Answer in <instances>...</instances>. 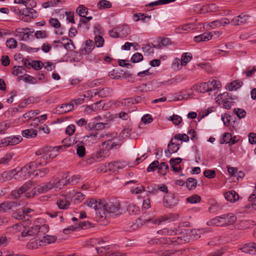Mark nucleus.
I'll use <instances>...</instances> for the list:
<instances>
[{
	"label": "nucleus",
	"mask_w": 256,
	"mask_h": 256,
	"mask_svg": "<svg viewBox=\"0 0 256 256\" xmlns=\"http://www.w3.org/2000/svg\"><path fill=\"white\" fill-rule=\"evenodd\" d=\"M144 216H142L138 219L139 221H142L144 223L152 222V224L160 225L164 222H170L174 221L177 218V215L174 214H170L160 216L157 218H146Z\"/></svg>",
	"instance_id": "nucleus-1"
},
{
	"label": "nucleus",
	"mask_w": 256,
	"mask_h": 256,
	"mask_svg": "<svg viewBox=\"0 0 256 256\" xmlns=\"http://www.w3.org/2000/svg\"><path fill=\"white\" fill-rule=\"evenodd\" d=\"M103 204L104 206L102 207L105 208L109 214L118 212L120 209V202L116 198L110 199L108 201L103 200Z\"/></svg>",
	"instance_id": "nucleus-2"
},
{
	"label": "nucleus",
	"mask_w": 256,
	"mask_h": 256,
	"mask_svg": "<svg viewBox=\"0 0 256 256\" xmlns=\"http://www.w3.org/2000/svg\"><path fill=\"white\" fill-rule=\"evenodd\" d=\"M28 171L26 167L22 168L20 170L16 172V170H13L10 172H4L1 174L2 180L6 182L11 180L12 178H14L16 180L19 179L20 177L22 178V174L23 173H26Z\"/></svg>",
	"instance_id": "nucleus-3"
},
{
	"label": "nucleus",
	"mask_w": 256,
	"mask_h": 256,
	"mask_svg": "<svg viewBox=\"0 0 256 256\" xmlns=\"http://www.w3.org/2000/svg\"><path fill=\"white\" fill-rule=\"evenodd\" d=\"M22 138L20 136H12L6 137L2 138L0 141V148L18 144L22 142Z\"/></svg>",
	"instance_id": "nucleus-4"
},
{
	"label": "nucleus",
	"mask_w": 256,
	"mask_h": 256,
	"mask_svg": "<svg viewBox=\"0 0 256 256\" xmlns=\"http://www.w3.org/2000/svg\"><path fill=\"white\" fill-rule=\"evenodd\" d=\"M20 14L22 16L21 19L26 22L30 21L32 18H36L38 16L36 11L32 8H23L20 11Z\"/></svg>",
	"instance_id": "nucleus-5"
},
{
	"label": "nucleus",
	"mask_w": 256,
	"mask_h": 256,
	"mask_svg": "<svg viewBox=\"0 0 256 256\" xmlns=\"http://www.w3.org/2000/svg\"><path fill=\"white\" fill-rule=\"evenodd\" d=\"M70 198L71 196L68 195V193L60 196L56 202V204L58 208L61 210L68 209L70 205Z\"/></svg>",
	"instance_id": "nucleus-6"
},
{
	"label": "nucleus",
	"mask_w": 256,
	"mask_h": 256,
	"mask_svg": "<svg viewBox=\"0 0 256 256\" xmlns=\"http://www.w3.org/2000/svg\"><path fill=\"white\" fill-rule=\"evenodd\" d=\"M32 212H34L33 210L28 208H24L22 212L14 213L12 217L19 220H28L30 217L29 214Z\"/></svg>",
	"instance_id": "nucleus-7"
},
{
	"label": "nucleus",
	"mask_w": 256,
	"mask_h": 256,
	"mask_svg": "<svg viewBox=\"0 0 256 256\" xmlns=\"http://www.w3.org/2000/svg\"><path fill=\"white\" fill-rule=\"evenodd\" d=\"M74 108V103L64 104L58 106L55 108L54 112L58 114H62L72 111Z\"/></svg>",
	"instance_id": "nucleus-8"
},
{
	"label": "nucleus",
	"mask_w": 256,
	"mask_h": 256,
	"mask_svg": "<svg viewBox=\"0 0 256 256\" xmlns=\"http://www.w3.org/2000/svg\"><path fill=\"white\" fill-rule=\"evenodd\" d=\"M156 243L160 244H170L171 243H176L180 244L182 242V237L178 236L177 238H173L170 240V238L162 237L155 240Z\"/></svg>",
	"instance_id": "nucleus-9"
},
{
	"label": "nucleus",
	"mask_w": 256,
	"mask_h": 256,
	"mask_svg": "<svg viewBox=\"0 0 256 256\" xmlns=\"http://www.w3.org/2000/svg\"><path fill=\"white\" fill-rule=\"evenodd\" d=\"M38 159H36V161L30 162L28 164L26 165L24 168L26 167L28 171L26 173H23L22 174V180H26L32 174V171L34 170L35 168H36L38 166Z\"/></svg>",
	"instance_id": "nucleus-10"
},
{
	"label": "nucleus",
	"mask_w": 256,
	"mask_h": 256,
	"mask_svg": "<svg viewBox=\"0 0 256 256\" xmlns=\"http://www.w3.org/2000/svg\"><path fill=\"white\" fill-rule=\"evenodd\" d=\"M117 136L118 133L114 132L100 134V137L104 138L105 140L102 142V145L104 146H108V144L116 138Z\"/></svg>",
	"instance_id": "nucleus-11"
},
{
	"label": "nucleus",
	"mask_w": 256,
	"mask_h": 256,
	"mask_svg": "<svg viewBox=\"0 0 256 256\" xmlns=\"http://www.w3.org/2000/svg\"><path fill=\"white\" fill-rule=\"evenodd\" d=\"M85 204L91 208H94L96 212L98 210L100 209L101 207H102L104 205L103 201L101 200H96L94 198H90L88 200Z\"/></svg>",
	"instance_id": "nucleus-12"
},
{
	"label": "nucleus",
	"mask_w": 256,
	"mask_h": 256,
	"mask_svg": "<svg viewBox=\"0 0 256 256\" xmlns=\"http://www.w3.org/2000/svg\"><path fill=\"white\" fill-rule=\"evenodd\" d=\"M54 186V183L50 182L45 184H42L36 186L38 194H44L52 189Z\"/></svg>",
	"instance_id": "nucleus-13"
},
{
	"label": "nucleus",
	"mask_w": 256,
	"mask_h": 256,
	"mask_svg": "<svg viewBox=\"0 0 256 256\" xmlns=\"http://www.w3.org/2000/svg\"><path fill=\"white\" fill-rule=\"evenodd\" d=\"M177 200L173 196H168L164 198V206L166 208H172L177 204Z\"/></svg>",
	"instance_id": "nucleus-14"
},
{
	"label": "nucleus",
	"mask_w": 256,
	"mask_h": 256,
	"mask_svg": "<svg viewBox=\"0 0 256 256\" xmlns=\"http://www.w3.org/2000/svg\"><path fill=\"white\" fill-rule=\"evenodd\" d=\"M248 18L246 14H241L234 17L230 22L234 26H240L245 24Z\"/></svg>",
	"instance_id": "nucleus-15"
},
{
	"label": "nucleus",
	"mask_w": 256,
	"mask_h": 256,
	"mask_svg": "<svg viewBox=\"0 0 256 256\" xmlns=\"http://www.w3.org/2000/svg\"><path fill=\"white\" fill-rule=\"evenodd\" d=\"M57 240V237L55 236H50L46 234L42 239L39 240V245L40 246H46L54 243Z\"/></svg>",
	"instance_id": "nucleus-16"
},
{
	"label": "nucleus",
	"mask_w": 256,
	"mask_h": 256,
	"mask_svg": "<svg viewBox=\"0 0 256 256\" xmlns=\"http://www.w3.org/2000/svg\"><path fill=\"white\" fill-rule=\"evenodd\" d=\"M248 203L245 204L242 208L249 210L250 211L256 210V196L255 194H252L248 198Z\"/></svg>",
	"instance_id": "nucleus-17"
},
{
	"label": "nucleus",
	"mask_w": 256,
	"mask_h": 256,
	"mask_svg": "<svg viewBox=\"0 0 256 256\" xmlns=\"http://www.w3.org/2000/svg\"><path fill=\"white\" fill-rule=\"evenodd\" d=\"M224 226L233 224L236 220V217L232 214H222Z\"/></svg>",
	"instance_id": "nucleus-18"
},
{
	"label": "nucleus",
	"mask_w": 256,
	"mask_h": 256,
	"mask_svg": "<svg viewBox=\"0 0 256 256\" xmlns=\"http://www.w3.org/2000/svg\"><path fill=\"white\" fill-rule=\"evenodd\" d=\"M112 92V90L109 88H105L102 89H100L96 92H92V94L91 96H96L98 95L100 98H106Z\"/></svg>",
	"instance_id": "nucleus-19"
},
{
	"label": "nucleus",
	"mask_w": 256,
	"mask_h": 256,
	"mask_svg": "<svg viewBox=\"0 0 256 256\" xmlns=\"http://www.w3.org/2000/svg\"><path fill=\"white\" fill-rule=\"evenodd\" d=\"M96 212L99 221H104L106 220L107 222V218L109 214L105 208L101 207Z\"/></svg>",
	"instance_id": "nucleus-20"
},
{
	"label": "nucleus",
	"mask_w": 256,
	"mask_h": 256,
	"mask_svg": "<svg viewBox=\"0 0 256 256\" xmlns=\"http://www.w3.org/2000/svg\"><path fill=\"white\" fill-rule=\"evenodd\" d=\"M212 37L211 32H204L200 35L194 37V40L196 42H207L210 40Z\"/></svg>",
	"instance_id": "nucleus-21"
},
{
	"label": "nucleus",
	"mask_w": 256,
	"mask_h": 256,
	"mask_svg": "<svg viewBox=\"0 0 256 256\" xmlns=\"http://www.w3.org/2000/svg\"><path fill=\"white\" fill-rule=\"evenodd\" d=\"M224 198L228 201L234 202L238 200L239 196L236 191L230 190L225 193Z\"/></svg>",
	"instance_id": "nucleus-22"
},
{
	"label": "nucleus",
	"mask_w": 256,
	"mask_h": 256,
	"mask_svg": "<svg viewBox=\"0 0 256 256\" xmlns=\"http://www.w3.org/2000/svg\"><path fill=\"white\" fill-rule=\"evenodd\" d=\"M37 236L39 240L42 239V238L45 236L46 234L48 232L49 227L46 224H43L42 226H38Z\"/></svg>",
	"instance_id": "nucleus-23"
},
{
	"label": "nucleus",
	"mask_w": 256,
	"mask_h": 256,
	"mask_svg": "<svg viewBox=\"0 0 256 256\" xmlns=\"http://www.w3.org/2000/svg\"><path fill=\"white\" fill-rule=\"evenodd\" d=\"M94 48L93 42L90 40H86L85 42L84 48L81 49L80 51L82 54H86L90 52Z\"/></svg>",
	"instance_id": "nucleus-24"
},
{
	"label": "nucleus",
	"mask_w": 256,
	"mask_h": 256,
	"mask_svg": "<svg viewBox=\"0 0 256 256\" xmlns=\"http://www.w3.org/2000/svg\"><path fill=\"white\" fill-rule=\"evenodd\" d=\"M208 226H223L222 215L216 216L207 222Z\"/></svg>",
	"instance_id": "nucleus-25"
},
{
	"label": "nucleus",
	"mask_w": 256,
	"mask_h": 256,
	"mask_svg": "<svg viewBox=\"0 0 256 256\" xmlns=\"http://www.w3.org/2000/svg\"><path fill=\"white\" fill-rule=\"evenodd\" d=\"M30 30L28 28H18L16 29V32L18 34L16 36L19 34V36L22 40H26L28 39L30 36V34L28 30Z\"/></svg>",
	"instance_id": "nucleus-26"
},
{
	"label": "nucleus",
	"mask_w": 256,
	"mask_h": 256,
	"mask_svg": "<svg viewBox=\"0 0 256 256\" xmlns=\"http://www.w3.org/2000/svg\"><path fill=\"white\" fill-rule=\"evenodd\" d=\"M38 226H35L30 228L27 231H24L22 232V236L25 237L26 236H37Z\"/></svg>",
	"instance_id": "nucleus-27"
},
{
	"label": "nucleus",
	"mask_w": 256,
	"mask_h": 256,
	"mask_svg": "<svg viewBox=\"0 0 256 256\" xmlns=\"http://www.w3.org/2000/svg\"><path fill=\"white\" fill-rule=\"evenodd\" d=\"M104 106V102L102 100H100L88 106V108L93 111H98L102 110Z\"/></svg>",
	"instance_id": "nucleus-28"
},
{
	"label": "nucleus",
	"mask_w": 256,
	"mask_h": 256,
	"mask_svg": "<svg viewBox=\"0 0 256 256\" xmlns=\"http://www.w3.org/2000/svg\"><path fill=\"white\" fill-rule=\"evenodd\" d=\"M48 147L50 148V149L49 148L48 151L46 152V153L48 154V157L50 160L54 158L57 155V154L55 153L54 150H56V152H58L62 148V146H58L54 148L52 146Z\"/></svg>",
	"instance_id": "nucleus-29"
},
{
	"label": "nucleus",
	"mask_w": 256,
	"mask_h": 256,
	"mask_svg": "<svg viewBox=\"0 0 256 256\" xmlns=\"http://www.w3.org/2000/svg\"><path fill=\"white\" fill-rule=\"evenodd\" d=\"M118 29H120V34L122 37H126L130 33V28L128 24H123L118 28Z\"/></svg>",
	"instance_id": "nucleus-30"
},
{
	"label": "nucleus",
	"mask_w": 256,
	"mask_h": 256,
	"mask_svg": "<svg viewBox=\"0 0 256 256\" xmlns=\"http://www.w3.org/2000/svg\"><path fill=\"white\" fill-rule=\"evenodd\" d=\"M22 135L26 138H34L37 136V131L32 128L25 130L22 132Z\"/></svg>",
	"instance_id": "nucleus-31"
},
{
	"label": "nucleus",
	"mask_w": 256,
	"mask_h": 256,
	"mask_svg": "<svg viewBox=\"0 0 256 256\" xmlns=\"http://www.w3.org/2000/svg\"><path fill=\"white\" fill-rule=\"evenodd\" d=\"M242 82L240 80H234L228 84V89L230 91L236 90L242 86Z\"/></svg>",
	"instance_id": "nucleus-32"
},
{
	"label": "nucleus",
	"mask_w": 256,
	"mask_h": 256,
	"mask_svg": "<svg viewBox=\"0 0 256 256\" xmlns=\"http://www.w3.org/2000/svg\"><path fill=\"white\" fill-rule=\"evenodd\" d=\"M192 58V54L190 52H184L183 53L182 57L180 62H182V65L185 66L191 60Z\"/></svg>",
	"instance_id": "nucleus-33"
},
{
	"label": "nucleus",
	"mask_w": 256,
	"mask_h": 256,
	"mask_svg": "<svg viewBox=\"0 0 256 256\" xmlns=\"http://www.w3.org/2000/svg\"><path fill=\"white\" fill-rule=\"evenodd\" d=\"M76 12L80 16L84 18L88 14V8L84 5H80L76 8Z\"/></svg>",
	"instance_id": "nucleus-34"
},
{
	"label": "nucleus",
	"mask_w": 256,
	"mask_h": 256,
	"mask_svg": "<svg viewBox=\"0 0 256 256\" xmlns=\"http://www.w3.org/2000/svg\"><path fill=\"white\" fill-rule=\"evenodd\" d=\"M186 184L188 190H191L196 188L197 180L194 178H190L186 180Z\"/></svg>",
	"instance_id": "nucleus-35"
},
{
	"label": "nucleus",
	"mask_w": 256,
	"mask_h": 256,
	"mask_svg": "<svg viewBox=\"0 0 256 256\" xmlns=\"http://www.w3.org/2000/svg\"><path fill=\"white\" fill-rule=\"evenodd\" d=\"M180 59L176 58H175L172 64V68L173 70L175 71H178L180 70H181L182 66H183L182 65V62H180Z\"/></svg>",
	"instance_id": "nucleus-36"
},
{
	"label": "nucleus",
	"mask_w": 256,
	"mask_h": 256,
	"mask_svg": "<svg viewBox=\"0 0 256 256\" xmlns=\"http://www.w3.org/2000/svg\"><path fill=\"white\" fill-rule=\"evenodd\" d=\"M33 186V182L31 180L28 181L19 188V191L22 194L26 192Z\"/></svg>",
	"instance_id": "nucleus-37"
},
{
	"label": "nucleus",
	"mask_w": 256,
	"mask_h": 256,
	"mask_svg": "<svg viewBox=\"0 0 256 256\" xmlns=\"http://www.w3.org/2000/svg\"><path fill=\"white\" fill-rule=\"evenodd\" d=\"M127 210L129 214L131 215H136L138 214L139 209L135 204H130L127 206Z\"/></svg>",
	"instance_id": "nucleus-38"
},
{
	"label": "nucleus",
	"mask_w": 256,
	"mask_h": 256,
	"mask_svg": "<svg viewBox=\"0 0 256 256\" xmlns=\"http://www.w3.org/2000/svg\"><path fill=\"white\" fill-rule=\"evenodd\" d=\"M98 7L99 9L109 8L112 7V4L106 0H100L98 3Z\"/></svg>",
	"instance_id": "nucleus-39"
},
{
	"label": "nucleus",
	"mask_w": 256,
	"mask_h": 256,
	"mask_svg": "<svg viewBox=\"0 0 256 256\" xmlns=\"http://www.w3.org/2000/svg\"><path fill=\"white\" fill-rule=\"evenodd\" d=\"M223 140L226 144H234L236 142L232 138V134L228 132L224 133L223 135Z\"/></svg>",
	"instance_id": "nucleus-40"
},
{
	"label": "nucleus",
	"mask_w": 256,
	"mask_h": 256,
	"mask_svg": "<svg viewBox=\"0 0 256 256\" xmlns=\"http://www.w3.org/2000/svg\"><path fill=\"white\" fill-rule=\"evenodd\" d=\"M203 229H194L191 230L190 235L193 239H198L200 237V234L204 232Z\"/></svg>",
	"instance_id": "nucleus-41"
},
{
	"label": "nucleus",
	"mask_w": 256,
	"mask_h": 256,
	"mask_svg": "<svg viewBox=\"0 0 256 256\" xmlns=\"http://www.w3.org/2000/svg\"><path fill=\"white\" fill-rule=\"evenodd\" d=\"M254 242L246 244L242 248V250L244 252L253 254L254 248Z\"/></svg>",
	"instance_id": "nucleus-42"
},
{
	"label": "nucleus",
	"mask_w": 256,
	"mask_h": 256,
	"mask_svg": "<svg viewBox=\"0 0 256 256\" xmlns=\"http://www.w3.org/2000/svg\"><path fill=\"white\" fill-rule=\"evenodd\" d=\"M158 169L159 174L164 175L168 169V166L166 162H162L160 164H158Z\"/></svg>",
	"instance_id": "nucleus-43"
},
{
	"label": "nucleus",
	"mask_w": 256,
	"mask_h": 256,
	"mask_svg": "<svg viewBox=\"0 0 256 256\" xmlns=\"http://www.w3.org/2000/svg\"><path fill=\"white\" fill-rule=\"evenodd\" d=\"M68 195L71 196V198L73 196H76V199L80 202L84 199V196L80 192H76L74 190L68 193Z\"/></svg>",
	"instance_id": "nucleus-44"
},
{
	"label": "nucleus",
	"mask_w": 256,
	"mask_h": 256,
	"mask_svg": "<svg viewBox=\"0 0 256 256\" xmlns=\"http://www.w3.org/2000/svg\"><path fill=\"white\" fill-rule=\"evenodd\" d=\"M190 96V94H183L182 92H178L174 94V100H187Z\"/></svg>",
	"instance_id": "nucleus-45"
},
{
	"label": "nucleus",
	"mask_w": 256,
	"mask_h": 256,
	"mask_svg": "<svg viewBox=\"0 0 256 256\" xmlns=\"http://www.w3.org/2000/svg\"><path fill=\"white\" fill-rule=\"evenodd\" d=\"M208 84L210 92L218 89L220 86V82L215 80H213L212 82L208 81Z\"/></svg>",
	"instance_id": "nucleus-46"
},
{
	"label": "nucleus",
	"mask_w": 256,
	"mask_h": 256,
	"mask_svg": "<svg viewBox=\"0 0 256 256\" xmlns=\"http://www.w3.org/2000/svg\"><path fill=\"white\" fill-rule=\"evenodd\" d=\"M218 100L217 102L219 104H221L222 102L229 100L232 99L231 96H230V94L228 92H224L222 94L218 95Z\"/></svg>",
	"instance_id": "nucleus-47"
},
{
	"label": "nucleus",
	"mask_w": 256,
	"mask_h": 256,
	"mask_svg": "<svg viewBox=\"0 0 256 256\" xmlns=\"http://www.w3.org/2000/svg\"><path fill=\"white\" fill-rule=\"evenodd\" d=\"M40 246L39 245V240H32L26 244V247L28 249H36L38 248Z\"/></svg>",
	"instance_id": "nucleus-48"
},
{
	"label": "nucleus",
	"mask_w": 256,
	"mask_h": 256,
	"mask_svg": "<svg viewBox=\"0 0 256 256\" xmlns=\"http://www.w3.org/2000/svg\"><path fill=\"white\" fill-rule=\"evenodd\" d=\"M98 133L92 134L86 136V142L89 144H94L97 142Z\"/></svg>",
	"instance_id": "nucleus-49"
},
{
	"label": "nucleus",
	"mask_w": 256,
	"mask_h": 256,
	"mask_svg": "<svg viewBox=\"0 0 256 256\" xmlns=\"http://www.w3.org/2000/svg\"><path fill=\"white\" fill-rule=\"evenodd\" d=\"M50 172L49 168H47L38 169L35 172L34 175L40 177H44Z\"/></svg>",
	"instance_id": "nucleus-50"
},
{
	"label": "nucleus",
	"mask_w": 256,
	"mask_h": 256,
	"mask_svg": "<svg viewBox=\"0 0 256 256\" xmlns=\"http://www.w3.org/2000/svg\"><path fill=\"white\" fill-rule=\"evenodd\" d=\"M18 42L14 38H10L6 41V46L10 49L15 48L17 46Z\"/></svg>",
	"instance_id": "nucleus-51"
},
{
	"label": "nucleus",
	"mask_w": 256,
	"mask_h": 256,
	"mask_svg": "<svg viewBox=\"0 0 256 256\" xmlns=\"http://www.w3.org/2000/svg\"><path fill=\"white\" fill-rule=\"evenodd\" d=\"M201 198L197 194H193L192 196L188 197L186 200L188 202L191 204H196L200 202Z\"/></svg>",
	"instance_id": "nucleus-52"
},
{
	"label": "nucleus",
	"mask_w": 256,
	"mask_h": 256,
	"mask_svg": "<svg viewBox=\"0 0 256 256\" xmlns=\"http://www.w3.org/2000/svg\"><path fill=\"white\" fill-rule=\"evenodd\" d=\"M38 166H44L48 164V162L50 160L48 154L45 153L40 158H38Z\"/></svg>",
	"instance_id": "nucleus-53"
},
{
	"label": "nucleus",
	"mask_w": 256,
	"mask_h": 256,
	"mask_svg": "<svg viewBox=\"0 0 256 256\" xmlns=\"http://www.w3.org/2000/svg\"><path fill=\"white\" fill-rule=\"evenodd\" d=\"M54 186L56 188H62V187L69 184L68 183V180L62 178L56 182H54Z\"/></svg>",
	"instance_id": "nucleus-54"
},
{
	"label": "nucleus",
	"mask_w": 256,
	"mask_h": 256,
	"mask_svg": "<svg viewBox=\"0 0 256 256\" xmlns=\"http://www.w3.org/2000/svg\"><path fill=\"white\" fill-rule=\"evenodd\" d=\"M76 147V154L80 158L84 157L86 154V148L84 146H80L77 144Z\"/></svg>",
	"instance_id": "nucleus-55"
},
{
	"label": "nucleus",
	"mask_w": 256,
	"mask_h": 256,
	"mask_svg": "<svg viewBox=\"0 0 256 256\" xmlns=\"http://www.w3.org/2000/svg\"><path fill=\"white\" fill-rule=\"evenodd\" d=\"M179 144H175L173 142V140L172 139L168 145V148H170L171 152L174 153L178 151L180 148Z\"/></svg>",
	"instance_id": "nucleus-56"
},
{
	"label": "nucleus",
	"mask_w": 256,
	"mask_h": 256,
	"mask_svg": "<svg viewBox=\"0 0 256 256\" xmlns=\"http://www.w3.org/2000/svg\"><path fill=\"white\" fill-rule=\"evenodd\" d=\"M44 63L40 60H33L32 62V68L36 70H40L43 67Z\"/></svg>",
	"instance_id": "nucleus-57"
},
{
	"label": "nucleus",
	"mask_w": 256,
	"mask_h": 256,
	"mask_svg": "<svg viewBox=\"0 0 256 256\" xmlns=\"http://www.w3.org/2000/svg\"><path fill=\"white\" fill-rule=\"evenodd\" d=\"M122 144V140H120L118 142H112L108 144V146H106V148L108 149H112L114 148H119Z\"/></svg>",
	"instance_id": "nucleus-58"
},
{
	"label": "nucleus",
	"mask_w": 256,
	"mask_h": 256,
	"mask_svg": "<svg viewBox=\"0 0 256 256\" xmlns=\"http://www.w3.org/2000/svg\"><path fill=\"white\" fill-rule=\"evenodd\" d=\"M143 60L142 55L139 52H136L133 54L131 58L132 62L134 63L138 62Z\"/></svg>",
	"instance_id": "nucleus-59"
},
{
	"label": "nucleus",
	"mask_w": 256,
	"mask_h": 256,
	"mask_svg": "<svg viewBox=\"0 0 256 256\" xmlns=\"http://www.w3.org/2000/svg\"><path fill=\"white\" fill-rule=\"evenodd\" d=\"M208 87V82H204L200 84L199 86V90H198L200 92L204 93L206 92H210V89Z\"/></svg>",
	"instance_id": "nucleus-60"
},
{
	"label": "nucleus",
	"mask_w": 256,
	"mask_h": 256,
	"mask_svg": "<svg viewBox=\"0 0 256 256\" xmlns=\"http://www.w3.org/2000/svg\"><path fill=\"white\" fill-rule=\"evenodd\" d=\"M256 72V66L248 67L246 70L244 71L243 74H245L248 77H250Z\"/></svg>",
	"instance_id": "nucleus-61"
},
{
	"label": "nucleus",
	"mask_w": 256,
	"mask_h": 256,
	"mask_svg": "<svg viewBox=\"0 0 256 256\" xmlns=\"http://www.w3.org/2000/svg\"><path fill=\"white\" fill-rule=\"evenodd\" d=\"M174 138L185 142H188L189 140V136L186 134H176L174 136Z\"/></svg>",
	"instance_id": "nucleus-62"
},
{
	"label": "nucleus",
	"mask_w": 256,
	"mask_h": 256,
	"mask_svg": "<svg viewBox=\"0 0 256 256\" xmlns=\"http://www.w3.org/2000/svg\"><path fill=\"white\" fill-rule=\"evenodd\" d=\"M234 112L240 118H244L246 115V112L241 108H234Z\"/></svg>",
	"instance_id": "nucleus-63"
},
{
	"label": "nucleus",
	"mask_w": 256,
	"mask_h": 256,
	"mask_svg": "<svg viewBox=\"0 0 256 256\" xmlns=\"http://www.w3.org/2000/svg\"><path fill=\"white\" fill-rule=\"evenodd\" d=\"M34 36L36 38H44L48 37V33L45 30H38L36 32Z\"/></svg>",
	"instance_id": "nucleus-64"
}]
</instances>
